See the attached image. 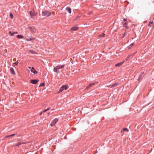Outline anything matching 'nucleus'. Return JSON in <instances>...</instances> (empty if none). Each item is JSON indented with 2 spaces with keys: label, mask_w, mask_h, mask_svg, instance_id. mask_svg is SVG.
<instances>
[{
  "label": "nucleus",
  "mask_w": 154,
  "mask_h": 154,
  "mask_svg": "<svg viewBox=\"0 0 154 154\" xmlns=\"http://www.w3.org/2000/svg\"><path fill=\"white\" fill-rule=\"evenodd\" d=\"M28 68L29 69H30L31 72L34 73V74H35L36 73H37V71L35 70V69L33 67H32V68H31L30 67H29Z\"/></svg>",
  "instance_id": "6"
},
{
  "label": "nucleus",
  "mask_w": 154,
  "mask_h": 154,
  "mask_svg": "<svg viewBox=\"0 0 154 154\" xmlns=\"http://www.w3.org/2000/svg\"><path fill=\"white\" fill-rule=\"evenodd\" d=\"M49 114H50V113H49V112L48 113V115H49Z\"/></svg>",
  "instance_id": "38"
},
{
  "label": "nucleus",
  "mask_w": 154,
  "mask_h": 154,
  "mask_svg": "<svg viewBox=\"0 0 154 154\" xmlns=\"http://www.w3.org/2000/svg\"><path fill=\"white\" fill-rule=\"evenodd\" d=\"M78 29V27H77V26H75L73 27H72L71 29V30L72 31H75Z\"/></svg>",
  "instance_id": "11"
},
{
  "label": "nucleus",
  "mask_w": 154,
  "mask_h": 154,
  "mask_svg": "<svg viewBox=\"0 0 154 154\" xmlns=\"http://www.w3.org/2000/svg\"><path fill=\"white\" fill-rule=\"evenodd\" d=\"M54 13V12H53L52 13V14H53Z\"/></svg>",
  "instance_id": "40"
},
{
  "label": "nucleus",
  "mask_w": 154,
  "mask_h": 154,
  "mask_svg": "<svg viewBox=\"0 0 154 154\" xmlns=\"http://www.w3.org/2000/svg\"><path fill=\"white\" fill-rule=\"evenodd\" d=\"M25 143H20V142H19V143H18L17 144V145H16V146H20L22 144H24Z\"/></svg>",
  "instance_id": "18"
},
{
  "label": "nucleus",
  "mask_w": 154,
  "mask_h": 154,
  "mask_svg": "<svg viewBox=\"0 0 154 154\" xmlns=\"http://www.w3.org/2000/svg\"><path fill=\"white\" fill-rule=\"evenodd\" d=\"M123 131H126L127 132H128V129L127 128H124L123 129Z\"/></svg>",
  "instance_id": "21"
},
{
  "label": "nucleus",
  "mask_w": 154,
  "mask_h": 154,
  "mask_svg": "<svg viewBox=\"0 0 154 154\" xmlns=\"http://www.w3.org/2000/svg\"><path fill=\"white\" fill-rule=\"evenodd\" d=\"M15 134H11V135H10V137H12V136H15Z\"/></svg>",
  "instance_id": "26"
},
{
  "label": "nucleus",
  "mask_w": 154,
  "mask_h": 154,
  "mask_svg": "<svg viewBox=\"0 0 154 154\" xmlns=\"http://www.w3.org/2000/svg\"><path fill=\"white\" fill-rule=\"evenodd\" d=\"M58 69H57V68L56 67L54 69L53 71L57 73H60V71L59 70H58Z\"/></svg>",
  "instance_id": "15"
},
{
  "label": "nucleus",
  "mask_w": 154,
  "mask_h": 154,
  "mask_svg": "<svg viewBox=\"0 0 154 154\" xmlns=\"http://www.w3.org/2000/svg\"><path fill=\"white\" fill-rule=\"evenodd\" d=\"M152 22H149V24H152Z\"/></svg>",
  "instance_id": "31"
},
{
  "label": "nucleus",
  "mask_w": 154,
  "mask_h": 154,
  "mask_svg": "<svg viewBox=\"0 0 154 154\" xmlns=\"http://www.w3.org/2000/svg\"><path fill=\"white\" fill-rule=\"evenodd\" d=\"M151 24H148V26H151Z\"/></svg>",
  "instance_id": "36"
},
{
  "label": "nucleus",
  "mask_w": 154,
  "mask_h": 154,
  "mask_svg": "<svg viewBox=\"0 0 154 154\" xmlns=\"http://www.w3.org/2000/svg\"><path fill=\"white\" fill-rule=\"evenodd\" d=\"M13 33H14V34H17L18 33V32H14Z\"/></svg>",
  "instance_id": "29"
},
{
  "label": "nucleus",
  "mask_w": 154,
  "mask_h": 154,
  "mask_svg": "<svg viewBox=\"0 0 154 154\" xmlns=\"http://www.w3.org/2000/svg\"><path fill=\"white\" fill-rule=\"evenodd\" d=\"M66 10L69 12V14L71 13V10L70 8L68 7L66 8Z\"/></svg>",
  "instance_id": "13"
},
{
  "label": "nucleus",
  "mask_w": 154,
  "mask_h": 154,
  "mask_svg": "<svg viewBox=\"0 0 154 154\" xmlns=\"http://www.w3.org/2000/svg\"><path fill=\"white\" fill-rule=\"evenodd\" d=\"M94 83H90L89 85H88V86L86 88H90V87H91V86H92V85H94Z\"/></svg>",
  "instance_id": "16"
},
{
  "label": "nucleus",
  "mask_w": 154,
  "mask_h": 154,
  "mask_svg": "<svg viewBox=\"0 0 154 154\" xmlns=\"http://www.w3.org/2000/svg\"><path fill=\"white\" fill-rule=\"evenodd\" d=\"M26 40L27 41H29V40H31V38H30L29 40V39H26Z\"/></svg>",
  "instance_id": "30"
},
{
  "label": "nucleus",
  "mask_w": 154,
  "mask_h": 154,
  "mask_svg": "<svg viewBox=\"0 0 154 154\" xmlns=\"http://www.w3.org/2000/svg\"><path fill=\"white\" fill-rule=\"evenodd\" d=\"M68 88V87L66 85H63L60 89L59 91L58 92V93H59L62 92L63 90H66Z\"/></svg>",
  "instance_id": "3"
},
{
  "label": "nucleus",
  "mask_w": 154,
  "mask_h": 154,
  "mask_svg": "<svg viewBox=\"0 0 154 154\" xmlns=\"http://www.w3.org/2000/svg\"><path fill=\"white\" fill-rule=\"evenodd\" d=\"M51 109V108L50 107H48V108L47 109H48V110H49Z\"/></svg>",
  "instance_id": "33"
},
{
  "label": "nucleus",
  "mask_w": 154,
  "mask_h": 154,
  "mask_svg": "<svg viewBox=\"0 0 154 154\" xmlns=\"http://www.w3.org/2000/svg\"><path fill=\"white\" fill-rule=\"evenodd\" d=\"M10 17L12 19L13 18V14L12 13H11L10 14Z\"/></svg>",
  "instance_id": "22"
},
{
  "label": "nucleus",
  "mask_w": 154,
  "mask_h": 154,
  "mask_svg": "<svg viewBox=\"0 0 154 154\" xmlns=\"http://www.w3.org/2000/svg\"><path fill=\"white\" fill-rule=\"evenodd\" d=\"M42 113V112H41L40 114V115H41Z\"/></svg>",
  "instance_id": "37"
},
{
  "label": "nucleus",
  "mask_w": 154,
  "mask_h": 154,
  "mask_svg": "<svg viewBox=\"0 0 154 154\" xmlns=\"http://www.w3.org/2000/svg\"><path fill=\"white\" fill-rule=\"evenodd\" d=\"M119 84L118 83H114V84H112V85H110L109 86V87H110L111 88H112V87H115L117 85H119Z\"/></svg>",
  "instance_id": "14"
},
{
  "label": "nucleus",
  "mask_w": 154,
  "mask_h": 154,
  "mask_svg": "<svg viewBox=\"0 0 154 154\" xmlns=\"http://www.w3.org/2000/svg\"><path fill=\"white\" fill-rule=\"evenodd\" d=\"M45 85V84L44 83H42L41 84L39 85V87L44 86Z\"/></svg>",
  "instance_id": "23"
},
{
  "label": "nucleus",
  "mask_w": 154,
  "mask_h": 154,
  "mask_svg": "<svg viewBox=\"0 0 154 154\" xmlns=\"http://www.w3.org/2000/svg\"><path fill=\"white\" fill-rule=\"evenodd\" d=\"M17 38H23V36L21 35H18L17 36Z\"/></svg>",
  "instance_id": "17"
},
{
  "label": "nucleus",
  "mask_w": 154,
  "mask_h": 154,
  "mask_svg": "<svg viewBox=\"0 0 154 154\" xmlns=\"http://www.w3.org/2000/svg\"><path fill=\"white\" fill-rule=\"evenodd\" d=\"M10 72H11V74H13V75H15V72H14V69L12 68H11L10 69Z\"/></svg>",
  "instance_id": "10"
},
{
  "label": "nucleus",
  "mask_w": 154,
  "mask_h": 154,
  "mask_svg": "<svg viewBox=\"0 0 154 154\" xmlns=\"http://www.w3.org/2000/svg\"><path fill=\"white\" fill-rule=\"evenodd\" d=\"M125 32L123 35V37H124V36H125Z\"/></svg>",
  "instance_id": "34"
},
{
  "label": "nucleus",
  "mask_w": 154,
  "mask_h": 154,
  "mask_svg": "<svg viewBox=\"0 0 154 154\" xmlns=\"http://www.w3.org/2000/svg\"><path fill=\"white\" fill-rule=\"evenodd\" d=\"M124 61H123L122 62L117 63L115 65V66L116 67V66H122V64L124 63Z\"/></svg>",
  "instance_id": "9"
},
{
  "label": "nucleus",
  "mask_w": 154,
  "mask_h": 154,
  "mask_svg": "<svg viewBox=\"0 0 154 154\" xmlns=\"http://www.w3.org/2000/svg\"><path fill=\"white\" fill-rule=\"evenodd\" d=\"M128 22L127 21V20L125 19H124L123 22H122V23L123 25V27L126 29H128V27L127 26V24H128Z\"/></svg>",
  "instance_id": "2"
},
{
  "label": "nucleus",
  "mask_w": 154,
  "mask_h": 154,
  "mask_svg": "<svg viewBox=\"0 0 154 154\" xmlns=\"http://www.w3.org/2000/svg\"><path fill=\"white\" fill-rule=\"evenodd\" d=\"M47 111H48V109H45L43 112H45Z\"/></svg>",
  "instance_id": "28"
},
{
  "label": "nucleus",
  "mask_w": 154,
  "mask_h": 154,
  "mask_svg": "<svg viewBox=\"0 0 154 154\" xmlns=\"http://www.w3.org/2000/svg\"><path fill=\"white\" fill-rule=\"evenodd\" d=\"M38 81V80H32L30 81V82L33 84H36L37 83Z\"/></svg>",
  "instance_id": "8"
},
{
  "label": "nucleus",
  "mask_w": 154,
  "mask_h": 154,
  "mask_svg": "<svg viewBox=\"0 0 154 154\" xmlns=\"http://www.w3.org/2000/svg\"><path fill=\"white\" fill-rule=\"evenodd\" d=\"M51 13L48 11H43L42 13V15L43 16L48 17L51 15Z\"/></svg>",
  "instance_id": "1"
},
{
  "label": "nucleus",
  "mask_w": 154,
  "mask_h": 154,
  "mask_svg": "<svg viewBox=\"0 0 154 154\" xmlns=\"http://www.w3.org/2000/svg\"><path fill=\"white\" fill-rule=\"evenodd\" d=\"M58 119L57 118L54 119L50 125L51 126H53L55 125V124L58 121Z\"/></svg>",
  "instance_id": "4"
},
{
  "label": "nucleus",
  "mask_w": 154,
  "mask_h": 154,
  "mask_svg": "<svg viewBox=\"0 0 154 154\" xmlns=\"http://www.w3.org/2000/svg\"><path fill=\"white\" fill-rule=\"evenodd\" d=\"M105 35V34L104 33H102L100 35H98V37H104Z\"/></svg>",
  "instance_id": "20"
},
{
  "label": "nucleus",
  "mask_w": 154,
  "mask_h": 154,
  "mask_svg": "<svg viewBox=\"0 0 154 154\" xmlns=\"http://www.w3.org/2000/svg\"><path fill=\"white\" fill-rule=\"evenodd\" d=\"M16 59H15V58H14V59H13V61H16Z\"/></svg>",
  "instance_id": "32"
},
{
  "label": "nucleus",
  "mask_w": 154,
  "mask_h": 154,
  "mask_svg": "<svg viewBox=\"0 0 154 154\" xmlns=\"http://www.w3.org/2000/svg\"><path fill=\"white\" fill-rule=\"evenodd\" d=\"M10 135H8V136H5V139H6V138H7V137H10Z\"/></svg>",
  "instance_id": "27"
},
{
  "label": "nucleus",
  "mask_w": 154,
  "mask_h": 154,
  "mask_svg": "<svg viewBox=\"0 0 154 154\" xmlns=\"http://www.w3.org/2000/svg\"><path fill=\"white\" fill-rule=\"evenodd\" d=\"M54 109H51V111L52 112H53V111L54 110Z\"/></svg>",
  "instance_id": "35"
},
{
  "label": "nucleus",
  "mask_w": 154,
  "mask_h": 154,
  "mask_svg": "<svg viewBox=\"0 0 154 154\" xmlns=\"http://www.w3.org/2000/svg\"><path fill=\"white\" fill-rule=\"evenodd\" d=\"M29 13L32 18L33 16H35L37 15V13L35 12L33 10L30 11Z\"/></svg>",
  "instance_id": "5"
},
{
  "label": "nucleus",
  "mask_w": 154,
  "mask_h": 154,
  "mask_svg": "<svg viewBox=\"0 0 154 154\" xmlns=\"http://www.w3.org/2000/svg\"><path fill=\"white\" fill-rule=\"evenodd\" d=\"M28 28L30 30V31L33 32H35L36 30V29L34 27H28Z\"/></svg>",
  "instance_id": "7"
},
{
  "label": "nucleus",
  "mask_w": 154,
  "mask_h": 154,
  "mask_svg": "<svg viewBox=\"0 0 154 154\" xmlns=\"http://www.w3.org/2000/svg\"><path fill=\"white\" fill-rule=\"evenodd\" d=\"M133 45H134V43H132V44H131V45H130L128 47L129 48H130V46H133Z\"/></svg>",
  "instance_id": "25"
},
{
  "label": "nucleus",
  "mask_w": 154,
  "mask_h": 154,
  "mask_svg": "<svg viewBox=\"0 0 154 154\" xmlns=\"http://www.w3.org/2000/svg\"><path fill=\"white\" fill-rule=\"evenodd\" d=\"M64 66L63 65H59L56 66L57 69H59L63 68Z\"/></svg>",
  "instance_id": "12"
},
{
  "label": "nucleus",
  "mask_w": 154,
  "mask_h": 154,
  "mask_svg": "<svg viewBox=\"0 0 154 154\" xmlns=\"http://www.w3.org/2000/svg\"><path fill=\"white\" fill-rule=\"evenodd\" d=\"M8 34H9V35H10L11 36H13L14 35V33L13 32V33H12V32L11 31H10L9 32Z\"/></svg>",
  "instance_id": "19"
},
{
  "label": "nucleus",
  "mask_w": 154,
  "mask_h": 154,
  "mask_svg": "<svg viewBox=\"0 0 154 154\" xmlns=\"http://www.w3.org/2000/svg\"><path fill=\"white\" fill-rule=\"evenodd\" d=\"M19 62L18 61H17L16 62L14 63V64H15L16 65H17L18 63Z\"/></svg>",
  "instance_id": "24"
},
{
  "label": "nucleus",
  "mask_w": 154,
  "mask_h": 154,
  "mask_svg": "<svg viewBox=\"0 0 154 154\" xmlns=\"http://www.w3.org/2000/svg\"><path fill=\"white\" fill-rule=\"evenodd\" d=\"M143 72H142V73H141V74H143Z\"/></svg>",
  "instance_id": "39"
}]
</instances>
